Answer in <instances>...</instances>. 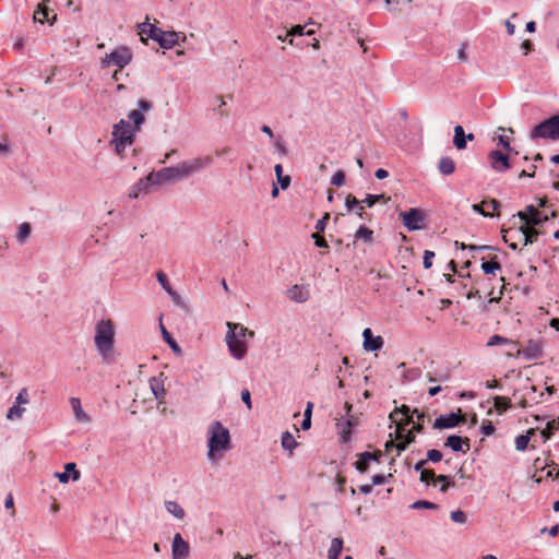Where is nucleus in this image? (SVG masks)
<instances>
[{
  "mask_svg": "<svg viewBox=\"0 0 559 559\" xmlns=\"http://www.w3.org/2000/svg\"><path fill=\"white\" fill-rule=\"evenodd\" d=\"M213 163L211 156L198 157L191 160H185L176 166L162 168L159 171L164 182L178 181L188 178L192 174L209 167Z\"/></svg>",
  "mask_w": 559,
  "mask_h": 559,
  "instance_id": "f257e3e1",
  "label": "nucleus"
},
{
  "mask_svg": "<svg viewBox=\"0 0 559 559\" xmlns=\"http://www.w3.org/2000/svg\"><path fill=\"white\" fill-rule=\"evenodd\" d=\"M207 459L210 461L219 460L216 453L228 451L231 448L230 433L219 420H214L207 429Z\"/></svg>",
  "mask_w": 559,
  "mask_h": 559,
  "instance_id": "f03ea898",
  "label": "nucleus"
},
{
  "mask_svg": "<svg viewBox=\"0 0 559 559\" xmlns=\"http://www.w3.org/2000/svg\"><path fill=\"white\" fill-rule=\"evenodd\" d=\"M94 342L103 360L110 362L115 343V325L111 320H102L96 324Z\"/></svg>",
  "mask_w": 559,
  "mask_h": 559,
  "instance_id": "7ed1b4c3",
  "label": "nucleus"
},
{
  "mask_svg": "<svg viewBox=\"0 0 559 559\" xmlns=\"http://www.w3.org/2000/svg\"><path fill=\"white\" fill-rule=\"evenodd\" d=\"M140 34H145L148 38L158 43L164 49H170L178 41V34L175 32H165L154 24L147 22L139 24Z\"/></svg>",
  "mask_w": 559,
  "mask_h": 559,
  "instance_id": "20e7f679",
  "label": "nucleus"
},
{
  "mask_svg": "<svg viewBox=\"0 0 559 559\" xmlns=\"http://www.w3.org/2000/svg\"><path fill=\"white\" fill-rule=\"evenodd\" d=\"M532 140L549 139L556 141L559 139V114L554 115L538 124H536L530 134Z\"/></svg>",
  "mask_w": 559,
  "mask_h": 559,
  "instance_id": "39448f33",
  "label": "nucleus"
},
{
  "mask_svg": "<svg viewBox=\"0 0 559 559\" xmlns=\"http://www.w3.org/2000/svg\"><path fill=\"white\" fill-rule=\"evenodd\" d=\"M164 181L160 178L159 171H152L146 177L140 179L130 190L129 198L138 199L140 194H147L154 188L160 186Z\"/></svg>",
  "mask_w": 559,
  "mask_h": 559,
  "instance_id": "423d86ee",
  "label": "nucleus"
},
{
  "mask_svg": "<svg viewBox=\"0 0 559 559\" xmlns=\"http://www.w3.org/2000/svg\"><path fill=\"white\" fill-rule=\"evenodd\" d=\"M228 331L226 334V343L229 349L230 355L235 359H242L248 350L247 344L245 340H241L237 336L236 330L237 326L233 322H227Z\"/></svg>",
  "mask_w": 559,
  "mask_h": 559,
  "instance_id": "0eeeda50",
  "label": "nucleus"
},
{
  "mask_svg": "<svg viewBox=\"0 0 559 559\" xmlns=\"http://www.w3.org/2000/svg\"><path fill=\"white\" fill-rule=\"evenodd\" d=\"M132 61V52L131 49L127 46H120L117 49L112 50L110 53H107L102 59V67L106 68L109 66H116L119 70L123 69Z\"/></svg>",
  "mask_w": 559,
  "mask_h": 559,
  "instance_id": "6e6552de",
  "label": "nucleus"
},
{
  "mask_svg": "<svg viewBox=\"0 0 559 559\" xmlns=\"http://www.w3.org/2000/svg\"><path fill=\"white\" fill-rule=\"evenodd\" d=\"M136 130L132 128L129 121L124 119H120L112 127V139L115 141H120V144H132L135 140Z\"/></svg>",
  "mask_w": 559,
  "mask_h": 559,
  "instance_id": "1a4fd4ad",
  "label": "nucleus"
},
{
  "mask_svg": "<svg viewBox=\"0 0 559 559\" xmlns=\"http://www.w3.org/2000/svg\"><path fill=\"white\" fill-rule=\"evenodd\" d=\"M490 167L497 173L508 171L513 163L511 162V153L493 150L488 154Z\"/></svg>",
  "mask_w": 559,
  "mask_h": 559,
  "instance_id": "9d476101",
  "label": "nucleus"
},
{
  "mask_svg": "<svg viewBox=\"0 0 559 559\" xmlns=\"http://www.w3.org/2000/svg\"><path fill=\"white\" fill-rule=\"evenodd\" d=\"M466 419L462 415L461 408L456 413L451 412L445 415H440L435 419V429H451L457 427L460 424H465Z\"/></svg>",
  "mask_w": 559,
  "mask_h": 559,
  "instance_id": "9b49d317",
  "label": "nucleus"
},
{
  "mask_svg": "<svg viewBox=\"0 0 559 559\" xmlns=\"http://www.w3.org/2000/svg\"><path fill=\"white\" fill-rule=\"evenodd\" d=\"M400 216L403 219L404 226L409 230H419L423 228V222L425 221L424 212L419 209H411L407 212H402Z\"/></svg>",
  "mask_w": 559,
  "mask_h": 559,
  "instance_id": "f8f14e48",
  "label": "nucleus"
},
{
  "mask_svg": "<svg viewBox=\"0 0 559 559\" xmlns=\"http://www.w3.org/2000/svg\"><path fill=\"white\" fill-rule=\"evenodd\" d=\"M136 105L139 109L129 111L128 119L133 123L132 128L140 131L142 124L145 122L143 111L152 110L153 103L147 99H139Z\"/></svg>",
  "mask_w": 559,
  "mask_h": 559,
  "instance_id": "ddd939ff",
  "label": "nucleus"
},
{
  "mask_svg": "<svg viewBox=\"0 0 559 559\" xmlns=\"http://www.w3.org/2000/svg\"><path fill=\"white\" fill-rule=\"evenodd\" d=\"M535 227L536 226L524 224L519 228L509 231L508 234L516 235L519 240L523 241V246H528L536 242L540 234L539 230H537Z\"/></svg>",
  "mask_w": 559,
  "mask_h": 559,
  "instance_id": "4468645a",
  "label": "nucleus"
},
{
  "mask_svg": "<svg viewBox=\"0 0 559 559\" xmlns=\"http://www.w3.org/2000/svg\"><path fill=\"white\" fill-rule=\"evenodd\" d=\"M526 360L538 359L543 356V343L538 340H530L525 347L519 350Z\"/></svg>",
  "mask_w": 559,
  "mask_h": 559,
  "instance_id": "2eb2a0df",
  "label": "nucleus"
},
{
  "mask_svg": "<svg viewBox=\"0 0 559 559\" xmlns=\"http://www.w3.org/2000/svg\"><path fill=\"white\" fill-rule=\"evenodd\" d=\"M364 343L362 347L367 352H377L383 347L384 341L381 336H374L371 329L366 328L362 331Z\"/></svg>",
  "mask_w": 559,
  "mask_h": 559,
  "instance_id": "dca6fc26",
  "label": "nucleus"
},
{
  "mask_svg": "<svg viewBox=\"0 0 559 559\" xmlns=\"http://www.w3.org/2000/svg\"><path fill=\"white\" fill-rule=\"evenodd\" d=\"M171 548L173 559H186L189 556L190 546L179 533L175 534Z\"/></svg>",
  "mask_w": 559,
  "mask_h": 559,
  "instance_id": "f3484780",
  "label": "nucleus"
},
{
  "mask_svg": "<svg viewBox=\"0 0 559 559\" xmlns=\"http://www.w3.org/2000/svg\"><path fill=\"white\" fill-rule=\"evenodd\" d=\"M445 447H449L454 452L466 453L471 449V440L467 437L451 435L445 440Z\"/></svg>",
  "mask_w": 559,
  "mask_h": 559,
  "instance_id": "a211bd4d",
  "label": "nucleus"
},
{
  "mask_svg": "<svg viewBox=\"0 0 559 559\" xmlns=\"http://www.w3.org/2000/svg\"><path fill=\"white\" fill-rule=\"evenodd\" d=\"M70 474H71L73 480L80 479L81 474L76 469L75 463H67L64 465V472L56 473V477L59 479L60 483L67 484L70 479Z\"/></svg>",
  "mask_w": 559,
  "mask_h": 559,
  "instance_id": "6ab92c4d",
  "label": "nucleus"
},
{
  "mask_svg": "<svg viewBox=\"0 0 559 559\" xmlns=\"http://www.w3.org/2000/svg\"><path fill=\"white\" fill-rule=\"evenodd\" d=\"M163 373H160L159 377H152L150 379V388L155 396L156 400L159 402H164L166 391L164 388V381L162 379Z\"/></svg>",
  "mask_w": 559,
  "mask_h": 559,
  "instance_id": "aec40b11",
  "label": "nucleus"
},
{
  "mask_svg": "<svg viewBox=\"0 0 559 559\" xmlns=\"http://www.w3.org/2000/svg\"><path fill=\"white\" fill-rule=\"evenodd\" d=\"M358 419L354 416H348V418L342 424V428L340 431L341 435V441L343 443H347L350 441L352 438V428L357 426Z\"/></svg>",
  "mask_w": 559,
  "mask_h": 559,
  "instance_id": "412c9836",
  "label": "nucleus"
},
{
  "mask_svg": "<svg viewBox=\"0 0 559 559\" xmlns=\"http://www.w3.org/2000/svg\"><path fill=\"white\" fill-rule=\"evenodd\" d=\"M399 415H402L403 417H405V421L403 424V426H408L411 424L414 423L413 420V411L411 409L409 406L407 405H402L400 408H395L391 414H390V419L392 421H396L397 420V416Z\"/></svg>",
  "mask_w": 559,
  "mask_h": 559,
  "instance_id": "4be33fe9",
  "label": "nucleus"
},
{
  "mask_svg": "<svg viewBox=\"0 0 559 559\" xmlns=\"http://www.w3.org/2000/svg\"><path fill=\"white\" fill-rule=\"evenodd\" d=\"M156 277L162 288L178 304L180 296L171 288L167 275L163 271H158Z\"/></svg>",
  "mask_w": 559,
  "mask_h": 559,
  "instance_id": "5701e85b",
  "label": "nucleus"
},
{
  "mask_svg": "<svg viewBox=\"0 0 559 559\" xmlns=\"http://www.w3.org/2000/svg\"><path fill=\"white\" fill-rule=\"evenodd\" d=\"M50 9L47 5V1H43L38 4L37 9L34 12L33 19L35 22L44 23L49 22L52 24V22L49 19Z\"/></svg>",
  "mask_w": 559,
  "mask_h": 559,
  "instance_id": "b1692460",
  "label": "nucleus"
},
{
  "mask_svg": "<svg viewBox=\"0 0 559 559\" xmlns=\"http://www.w3.org/2000/svg\"><path fill=\"white\" fill-rule=\"evenodd\" d=\"M438 170L444 176H450L455 171V163L449 156H443L439 159Z\"/></svg>",
  "mask_w": 559,
  "mask_h": 559,
  "instance_id": "393cba45",
  "label": "nucleus"
},
{
  "mask_svg": "<svg viewBox=\"0 0 559 559\" xmlns=\"http://www.w3.org/2000/svg\"><path fill=\"white\" fill-rule=\"evenodd\" d=\"M453 144L457 150L466 148V134L462 126L454 127Z\"/></svg>",
  "mask_w": 559,
  "mask_h": 559,
  "instance_id": "a878e982",
  "label": "nucleus"
},
{
  "mask_svg": "<svg viewBox=\"0 0 559 559\" xmlns=\"http://www.w3.org/2000/svg\"><path fill=\"white\" fill-rule=\"evenodd\" d=\"M535 433L536 429L531 428L527 430L525 435H519L515 438V449L518 451H525L528 447V442L531 441L532 436H534Z\"/></svg>",
  "mask_w": 559,
  "mask_h": 559,
  "instance_id": "bb28decb",
  "label": "nucleus"
},
{
  "mask_svg": "<svg viewBox=\"0 0 559 559\" xmlns=\"http://www.w3.org/2000/svg\"><path fill=\"white\" fill-rule=\"evenodd\" d=\"M288 297L297 302H305L309 298V293L308 290L300 288L298 285H295L288 290Z\"/></svg>",
  "mask_w": 559,
  "mask_h": 559,
  "instance_id": "cd10ccee",
  "label": "nucleus"
},
{
  "mask_svg": "<svg viewBox=\"0 0 559 559\" xmlns=\"http://www.w3.org/2000/svg\"><path fill=\"white\" fill-rule=\"evenodd\" d=\"M537 207L533 204H530L525 207V211L518 212L519 218L524 222L526 225H531V221H533L537 216Z\"/></svg>",
  "mask_w": 559,
  "mask_h": 559,
  "instance_id": "c85d7f7f",
  "label": "nucleus"
},
{
  "mask_svg": "<svg viewBox=\"0 0 559 559\" xmlns=\"http://www.w3.org/2000/svg\"><path fill=\"white\" fill-rule=\"evenodd\" d=\"M343 549V539L340 537H335L332 539L330 548L328 550L329 559H338L340 554Z\"/></svg>",
  "mask_w": 559,
  "mask_h": 559,
  "instance_id": "c756f323",
  "label": "nucleus"
},
{
  "mask_svg": "<svg viewBox=\"0 0 559 559\" xmlns=\"http://www.w3.org/2000/svg\"><path fill=\"white\" fill-rule=\"evenodd\" d=\"M356 239H361L365 243L371 245L373 242V230L365 225L359 226L355 233Z\"/></svg>",
  "mask_w": 559,
  "mask_h": 559,
  "instance_id": "7c9ffc66",
  "label": "nucleus"
},
{
  "mask_svg": "<svg viewBox=\"0 0 559 559\" xmlns=\"http://www.w3.org/2000/svg\"><path fill=\"white\" fill-rule=\"evenodd\" d=\"M70 404H71L72 409L74 412L75 418L79 421H87L90 419V417L86 415V413H84L83 409H82L80 399L71 397L70 399Z\"/></svg>",
  "mask_w": 559,
  "mask_h": 559,
  "instance_id": "2f4dec72",
  "label": "nucleus"
},
{
  "mask_svg": "<svg viewBox=\"0 0 559 559\" xmlns=\"http://www.w3.org/2000/svg\"><path fill=\"white\" fill-rule=\"evenodd\" d=\"M556 211H550L545 209V211H537V216L531 221V226H540L545 222H547L550 217H556Z\"/></svg>",
  "mask_w": 559,
  "mask_h": 559,
  "instance_id": "473e14b6",
  "label": "nucleus"
},
{
  "mask_svg": "<svg viewBox=\"0 0 559 559\" xmlns=\"http://www.w3.org/2000/svg\"><path fill=\"white\" fill-rule=\"evenodd\" d=\"M165 508L169 513L179 520H182L186 515L185 510L176 501H166Z\"/></svg>",
  "mask_w": 559,
  "mask_h": 559,
  "instance_id": "72a5a7b5",
  "label": "nucleus"
},
{
  "mask_svg": "<svg viewBox=\"0 0 559 559\" xmlns=\"http://www.w3.org/2000/svg\"><path fill=\"white\" fill-rule=\"evenodd\" d=\"M493 405H495V408L497 409V412L500 414L506 412L507 409H509L512 406L511 400L506 396H495Z\"/></svg>",
  "mask_w": 559,
  "mask_h": 559,
  "instance_id": "f704fd0d",
  "label": "nucleus"
},
{
  "mask_svg": "<svg viewBox=\"0 0 559 559\" xmlns=\"http://www.w3.org/2000/svg\"><path fill=\"white\" fill-rule=\"evenodd\" d=\"M226 105L224 97L221 95H216L214 97V107L213 110L219 116V117H228L227 110L224 108Z\"/></svg>",
  "mask_w": 559,
  "mask_h": 559,
  "instance_id": "c9c22d12",
  "label": "nucleus"
},
{
  "mask_svg": "<svg viewBox=\"0 0 559 559\" xmlns=\"http://www.w3.org/2000/svg\"><path fill=\"white\" fill-rule=\"evenodd\" d=\"M426 377L429 382H445L451 378V372L448 369L444 371L436 372L435 374L427 372Z\"/></svg>",
  "mask_w": 559,
  "mask_h": 559,
  "instance_id": "e433bc0d",
  "label": "nucleus"
},
{
  "mask_svg": "<svg viewBox=\"0 0 559 559\" xmlns=\"http://www.w3.org/2000/svg\"><path fill=\"white\" fill-rule=\"evenodd\" d=\"M415 441V435L413 431H408L406 435L402 437V441L397 443V455L401 454V452L405 451L407 447Z\"/></svg>",
  "mask_w": 559,
  "mask_h": 559,
  "instance_id": "4c0bfd02",
  "label": "nucleus"
},
{
  "mask_svg": "<svg viewBox=\"0 0 559 559\" xmlns=\"http://www.w3.org/2000/svg\"><path fill=\"white\" fill-rule=\"evenodd\" d=\"M297 445H298V443L296 442V440L294 439V437L290 432L285 431L282 435V447L285 450H288L292 452L295 448H297Z\"/></svg>",
  "mask_w": 559,
  "mask_h": 559,
  "instance_id": "58836bf2",
  "label": "nucleus"
},
{
  "mask_svg": "<svg viewBox=\"0 0 559 559\" xmlns=\"http://www.w3.org/2000/svg\"><path fill=\"white\" fill-rule=\"evenodd\" d=\"M162 334L164 341L169 345L174 353H181V348L173 337V335L162 325Z\"/></svg>",
  "mask_w": 559,
  "mask_h": 559,
  "instance_id": "ea45409f",
  "label": "nucleus"
},
{
  "mask_svg": "<svg viewBox=\"0 0 559 559\" xmlns=\"http://www.w3.org/2000/svg\"><path fill=\"white\" fill-rule=\"evenodd\" d=\"M390 200V198H385L384 194H366V198L361 200L362 204L367 205L368 207H372L376 203L380 201L386 202Z\"/></svg>",
  "mask_w": 559,
  "mask_h": 559,
  "instance_id": "a19ab883",
  "label": "nucleus"
},
{
  "mask_svg": "<svg viewBox=\"0 0 559 559\" xmlns=\"http://www.w3.org/2000/svg\"><path fill=\"white\" fill-rule=\"evenodd\" d=\"M481 270L485 274H495L496 271L501 270V264L496 260L485 261L483 259Z\"/></svg>",
  "mask_w": 559,
  "mask_h": 559,
  "instance_id": "79ce46f5",
  "label": "nucleus"
},
{
  "mask_svg": "<svg viewBox=\"0 0 559 559\" xmlns=\"http://www.w3.org/2000/svg\"><path fill=\"white\" fill-rule=\"evenodd\" d=\"M31 233H32L31 224L22 223L19 226V230H17V235H16L17 241L24 242L29 237Z\"/></svg>",
  "mask_w": 559,
  "mask_h": 559,
  "instance_id": "37998d69",
  "label": "nucleus"
},
{
  "mask_svg": "<svg viewBox=\"0 0 559 559\" xmlns=\"http://www.w3.org/2000/svg\"><path fill=\"white\" fill-rule=\"evenodd\" d=\"M357 461L354 463V466L357 472L365 474L369 469L370 461L362 457V453L357 454Z\"/></svg>",
  "mask_w": 559,
  "mask_h": 559,
  "instance_id": "c03bdc74",
  "label": "nucleus"
},
{
  "mask_svg": "<svg viewBox=\"0 0 559 559\" xmlns=\"http://www.w3.org/2000/svg\"><path fill=\"white\" fill-rule=\"evenodd\" d=\"M556 430V420L548 421L546 428L540 431L543 442L548 441Z\"/></svg>",
  "mask_w": 559,
  "mask_h": 559,
  "instance_id": "a18cd8bd",
  "label": "nucleus"
},
{
  "mask_svg": "<svg viewBox=\"0 0 559 559\" xmlns=\"http://www.w3.org/2000/svg\"><path fill=\"white\" fill-rule=\"evenodd\" d=\"M24 412V407H21V405L14 403V405L9 408L7 418L10 420L19 419L23 416Z\"/></svg>",
  "mask_w": 559,
  "mask_h": 559,
  "instance_id": "49530a36",
  "label": "nucleus"
},
{
  "mask_svg": "<svg viewBox=\"0 0 559 559\" xmlns=\"http://www.w3.org/2000/svg\"><path fill=\"white\" fill-rule=\"evenodd\" d=\"M411 508L414 510H419V509L438 510L439 506L433 502H430L428 500H417L413 504H411Z\"/></svg>",
  "mask_w": 559,
  "mask_h": 559,
  "instance_id": "de8ad7c7",
  "label": "nucleus"
},
{
  "mask_svg": "<svg viewBox=\"0 0 559 559\" xmlns=\"http://www.w3.org/2000/svg\"><path fill=\"white\" fill-rule=\"evenodd\" d=\"M485 207H488V202L487 200H484L483 202L480 203H475L472 205V210L477 213V214H480L483 215L484 217H493L495 214L493 213H489V212H486L485 211Z\"/></svg>",
  "mask_w": 559,
  "mask_h": 559,
  "instance_id": "09e8293b",
  "label": "nucleus"
},
{
  "mask_svg": "<svg viewBox=\"0 0 559 559\" xmlns=\"http://www.w3.org/2000/svg\"><path fill=\"white\" fill-rule=\"evenodd\" d=\"M362 204L361 201L357 200L356 197H354L353 194H348L346 198H345V207L347 210V212H354L355 210H357V207Z\"/></svg>",
  "mask_w": 559,
  "mask_h": 559,
  "instance_id": "8fccbe9b",
  "label": "nucleus"
},
{
  "mask_svg": "<svg viewBox=\"0 0 559 559\" xmlns=\"http://www.w3.org/2000/svg\"><path fill=\"white\" fill-rule=\"evenodd\" d=\"M235 325L237 326L236 334L239 338L245 340L246 336H249L250 338L254 337L253 331L248 330L246 326H243L240 323H235Z\"/></svg>",
  "mask_w": 559,
  "mask_h": 559,
  "instance_id": "3c124183",
  "label": "nucleus"
},
{
  "mask_svg": "<svg viewBox=\"0 0 559 559\" xmlns=\"http://www.w3.org/2000/svg\"><path fill=\"white\" fill-rule=\"evenodd\" d=\"M455 246L462 250L468 249L471 251H485L490 250V246H475V245H465L464 242L455 241Z\"/></svg>",
  "mask_w": 559,
  "mask_h": 559,
  "instance_id": "603ef678",
  "label": "nucleus"
},
{
  "mask_svg": "<svg viewBox=\"0 0 559 559\" xmlns=\"http://www.w3.org/2000/svg\"><path fill=\"white\" fill-rule=\"evenodd\" d=\"M331 185L335 187H341L345 182V173L343 170H337L331 178Z\"/></svg>",
  "mask_w": 559,
  "mask_h": 559,
  "instance_id": "864d4df0",
  "label": "nucleus"
},
{
  "mask_svg": "<svg viewBox=\"0 0 559 559\" xmlns=\"http://www.w3.org/2000/svg\"><path fill=\"white\" fill-rule=\"evenodd\" d=\"M382 456L383 452L380 450H376L373 452H362V457L369 460L370 462L380 463Z\"/></svg>",
  "mask_w": 559,
  "mask_h": 559,
  "instance_id": "5fc2aeb1",
  "label": "nucleus"
},
{
  "mask_svg": "<svg viewBox=\"0 0 559 559\" xmlns=\"http://www.w3.org/2000/svg\"><path fill=\"white\" fill-rule=\"evenodd\" d=\"M451 520L455 523L464 524L467 521L466 514L462 510L451 512Z\"/></svg>",
  "mask_w": 559,
  "mask_h": 559,
  "instance_id": "6e6d98bb",
  "label": "nucleus"
},
{
  "mask_svg": "<svg viewBox=\"0 0 559 559\" xmlns=\"http://www.w3.org/2000/svg\"><path fill=\"white\" fill-rule=\"evenodd\" d=\"M436 257L435 252L431 250H425L423 257V264L426 270L432 266V260Z\"/></svg>",
  "mask_w": 559,
  "mask_h": 559,
  "instance_id": "4d7b16f0",
  "label": "nucleus"
},
{
  "mask_svg": "<svg viewBox=\"0 0 559 559\" xmlns=\"http://www.w3.org/2000/svg\"><path fill=\"white\" fill-rule=\"evenodd\" d=\"M427 462L438 463L442 460V453L439 450L431 449L427 451Z\"/></svg>",
  "mask_w": 559,
  "mask_h": 559,
  "instance_id": "13d9d810",
  "label": "nucleus"
},
{
  "mask_svg": "<svg viewBox=\"0 0 559 559\" xmlns=\"http://www.w3.org/2000/svg\"><path fill=\"white\" fill-rule=\"evenodd\" d=\"M436 474L433 469H423L419 476V481L429 484L430 480H435Z\"/></svg>",
  "mask_w": 559,
  "mask_h": 559,
  "instance_id": "bf43d9fd",
  "label": "nucleus"
},
{
  "mask_svg": "<svg viewBox=\"0 0 559 559\" xmlns=\"http://www.w3.org/2000/svg\"><path fill=\"white\" fill-rule=\"evenodd\" d=\"M330 217H331V216H330V213H324V215L322 216V218H320V219L317 222V224H316L314 228H316V230H317V233H318V234H319V233H323V231H324V229H325V227H326V224H328V222H329Z\"/></svg>",
  "mask_w": 559,
  "mask_h": 559,
  "instance_id": "052dcab7",
  "label": "nucleus"
},
{
  "mask_svg": "<svg viewBox=\"0 0 559 559\" xmlns=\"http://www.w3.org/2000/svg\"><path fill=\"white\" fill-rule=\"evenodd\" d=\"M498 141H499L498 142L499 145H501L503 147V150H504L503 152H509V153L514 152V148L510 144L509 136H507V135H499L498 136Z\"/></svg>",
  "mask_w": 559,
  "mask_h": 559,
  "instance_id": "680f3d73",
  "label": "nucleus"
},
{
  "mask_svg": "<svg viewBox=\"0 0 559 559\" xmlns=\"http://www.w3.org/2000/svg\"><path fill=\"white\" fill-rule=\"evenodd\" d=\"M392 477V474H389L388 476L382 474H377L371 477V485L372 486H380L388 481L389 478Z\"/></svg>",
  "mask_w": 559,
  "mask_h": 559,
  "instance_id": "e2e57ef3",
  "label": "nucleus"
},
{
  "mask_svg": "<svg viewBox=\"0 0 559 559\" xmlns=\"http://www.w3.org/2000/svg\"><path fill=\"white\" fill-rule=\"evenodd\" d=\"M29 402L28 400V391L26 388H23L16 399H15V404H19V405H23V404H27Z\"/></svg>",
  "mask_w": 559,
  "mask_h": 559,
  "instance_id": "0e129e2a",
  "label": "nucleus"
},
{
  "mask_svg": "<svg viewBox=\"0 0 559 559\" xmlns=\"http://www.w3.org/2000/svg\"><path fill=\"white\" fill-rule=\"evenodd\" d=\"M480 431L485 436H490L496 431V428L490 420H486L483 423V425L480 427Z\"/></svg>",
  "mask_w": 559,
  "mask_h": 559,
  "instance_id": "69168bd1",
  "label": "nucleus"
},
{
  "mask_svg": "<svg viewBox=\"0 0 559 559\" xmlns=\"http://www.w3.org/2000/svg\"><path fill=\"white\" fill-rule=\"evenodd\" d=\"M311 238L314 240V245L318 248H329V245H328L326 240L324 239V237L320 236L318 233H313L311 235Z\"/></svg>",
  "mask_w": 559,
  "mask_h": 559,
  "instance_id": "338daca9",
  "label": "nucleus"
},
{
  "mask_svg": "<svg viewBox=\"0 0 559 559\" xmlns=\"http://www.w3.org/2000/svg\"><path fill=\"white\" fill-rule=\"evenodd\" d=\"M509 340L503 337V336H500V335H492L489 341L487 342V345L488 346H495V345H498V344H506L508 343Z\"/></svg>",
  "mask_w": 559,
  "mask_h": 559,
  "instance_id": "774afa93",
  "label": "nucleus"
}]
</instances>
